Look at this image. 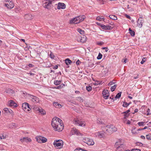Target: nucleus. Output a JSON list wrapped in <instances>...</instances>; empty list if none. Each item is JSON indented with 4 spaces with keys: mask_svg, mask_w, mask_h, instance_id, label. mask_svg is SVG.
I'll list each match as a JSON object with an SVG mask.
<instances>
[{
    "mask_svg": "<svg viewBox=\"0 0 151 151\" xmlns=\"http://www.w3.org/2000/svg\"><path fill=\"white\" fill-rule=\"evenodd\" d=\"M80 38H81V37L78 36V37L77 39V40L78 41H80V42H81V39Z\"/></svg>",
    "mask_w": 151,
    "mask_h": 151,
    "instance_id": "4d7b16f0",
    "label": "nucleus"
},
{
    "mask_svg": "<svg viewBox=\"0 0 151 151\" xmlns=\"http://www.w3.org/2000/svg\"><path fill=\"white\" fill-rule=\"evenodd\" d=\"M130 123H131V122H130L129 121V120H128L127 122V124H130Z\"/></svg>",
    "mask_w": 151,
    "mask_h": 151,
    "instance_id": "e2e57ef3",
    "label": "nucleus"
},
{
    "mask_svg": "<svg viewBox=\"0 0 151 151\" xmlns=\"http://www.w3.org/2000/svg\"><path fill=\"white\" fill-rule=\"evenodd\" d=\"M53 104H54V106L56 107H57L58 106V107H59V106H61V105L60 104H59L57 102H54V103Z\"/></svg>",
    "mask_w": 151,
    "mask_h": 151,
    "instance_id": "4c0bfd02",
    "label": "nucleus"
},
{
    "mask_svg": "<svg viewBox=\"0 0 151 151\" xmlns=\"http://www.w3.org/2000/svg\"><path fill=\"white\" fill-rule=\"evenodd\" d=\"M52 4V1L48 0L45 3L43 4V6L49 10L50 9V5Z\"/></svg>",
    "mask_w": 151,
    "mask_h": 151,
    "instance_id": "6e6552de",
    "label": "nucleus"
},
{
    "mask_svg": "<svg viewBox=\"0 0 151 151\" xmlns=\"http://www.w3.org/2000/svg\"><path fill=\"white\" fill-rule=\"evenodd\" d=\"M71 61L69 58H67L65 60V64L67 65L71 64Z\"/></svg>",
    "mask_w": 151,
    "mask_h": 151,
    "instance_id": "cd10ccee",
    "label": "nucleus"
},
{
    "mask_svg": "<svg viewBox=\"0 0 151 151\" xmlns=\"http://www.w3.org/2000/svg\"><path fill=\"white\" fill-rule=\"evenodd\" d=\"M51 125L55 131L60 132L63 129L62 121L57 117H55L52 119Z\"/></svg>",
    "mask_w": 151,
    "mask_h": 151,
    "instance_id": "f257e3e1",
    "label": "nucleus"
},
{
    "mask_svg": "<svg viewBox=\"0 0 151 151\" xmlns=\"http://www.w3.org/2000/svg\"><path fill=\"white\" fill-rule=\"evenodd\" d=\"M130 110L129 109L128 110L126 111H124L123 113H122V114H129V113L130 112Z\"/></svg>",
    "mask_w": 151,
    "mask_h": 151,
    "instance_id": "09e8293b",
    "label": "nucleus"
},
{
    "mask_svg": "<svg viewBox=\"0 0 151 151\" xmlns=\"http://www.w3.org/2000/svg\"><path fill=\"white\" fill-rule=\"evenodd\" d=\"M5 5L8 8L10 9H12L14 7V4L11 1H10L9 4H5Z\"/></svg>",
    "mask_w": 151,
    "mask_h": 151,
    "instance_id": "f3484780",
    "label": "nucleus"
},
{
    "mask_svg": "<svg viewBox=\"0 0 151 151\" xmlns=\"http://www.w3.org/2000/svg\"><path fill=\"white\" fill-rule=\"evenodd\" d=\"M58 68V66L57 65H55L53 66V68L54 69H57Z\"/></svg>",
    "mask_w": 151,
    "mask_h": 151,
    "instance_id": "bf43d9fd",
    "label": "nucleus"
},
{
    "mask_svg": "<svg viewBox=\"0 0 151 151\" xmlns=\"http://www.w3.org/2000/svg\"><path fill=\"white\" fill-rule=\"evenodd\" d=\"M109 17L111 19H112L114 20H117V18L116 16L113 15H111L109 16Z\"/></svg>",
    "mask_w": 151,
    "mask_h": 151,
    "instance_id": "bb28decb",
    "label": "nucleus"
},
{
    "mask_svg": "<svg viewBox=\"0 0 151 151\" xmlns=\"http://www.w3.org/2000/svg\"><path fill=\"white\" fill-rule=\"evenodd\" d=\"M146 60V58H143L142 59V61L140 62V63L141 64H143L144 62H145Z\"/></svg>",
    "mask_w": 151,
    "mask_h": 151,
    "instance_id": "a19ab883",
    "label": "nucleus"
},
{
    "mask_svg": "<svg viewBox=\"0 0 151 151\" xmlns=\"http://www.w3.org/2000/svg\"><path fill=\"white\" fill-rule=\"evenodd\" d=\"M53 145L56 148L60 149L63 147V142L61 139L55 140Z\"/></svg>",
    "mask_w": 151,
    "mask_h": 151,
    "instance_id": "20e7f679",
    "label": "nucleus"
},
{
    "mask_svg": "<svg viewBox=\"0 0 151 151\" xmlns=\"http://www.w3.org/2000/svg\"><path fill=\"white\" fill-rule=\"evenodd\" d=\"M28 65L30 67H32L34 66V65L32 64L29 63Z\"/></svg>",
    "mask_w": 151,
    "mask_h": 151,
    "instance_id": "13d9d810",
    "label": "nucleus"
},
{
    "mask_svg": "<svg viewBox=\"0 0 151 151\" xmlns=\"http://www.w3.org/2000/svg\"><path fill=\"white\" fill-rule=\"evenodd\" d=\"M65 86L64 84H61L60 85L56 87L55 88L57 89H60L63 88V87Z\"/></svg>",
    "mask_w": 151,
    "mask_h": 151,
    "instance_id": "c756f323",
    "label": "nucleus"
},
{
    "mask_svg": "<svg viewBox=\"0 0 151 151\" xmlns=\"http://www.w3.org/2000/svg\"><path fill=\"white\" fill-rule=\"evenodd\" d=\"M129 32L131 36H132L133 37L135 35V32H134L132 30L131 28H129Z\"/></svg>",
    "mask_w": 151,
    "mask_h": 151,
    "instance_id": "a878e982",
    "label": "nucleus"
},
{
    "mask_svg": "<svg viewBox=\"0 0 151 151\" xmlns=\"http://www.w3.org/2000/svg\"><path fill=\"white\" fill-rule=\"evenodd\" d=\"M115 147H116L117 150L123 151L124 150L125 146L123 144H119V142H116L115 143Z\"/></svg>",
    "mask_w": 151,
    "mask_h": 151,
    "instance_id": "39448f33",
    "label": "nucleus"
},
{
    "mask_svg": "<svg viewBox=\"0 0 151 151\" xmlns=\"http://www.w3.org/2000/svg\"><path fill=\"white\" fill-rule=\"evenodd\" d=\"M145 123V122H139L137 124L139 126H143Z\"/></svg>",
    "mask_w": 151,
    "mask_h": 151,
    "instance_id": "e433bc0d",
    "label": "nucleus"
},
{
    "mask_svg": "<svg viewBox=\"0 0 151 151\" xmlns=\"http://www.w3.org/2000/svg\"><path fill=\"white\" fill-rule=\"evenodd\" d=\"M129 115V114H124V118L126 119L127 117H128Z\"/></svg>",
    "mask_w": 151,
    "mask_h": 151,
    "instance_id": "c03bdc74",
    "label": "nucleus"
},
{
    "mask_svg": "<svg viewBox=\"0 0 151 151\" xmlns=\"http://www.w3.org/2000/svg\"><path fill=\"white\" fill-rule=\"evenodd\" d=\"M129 105V104H128L126 102H124L122 106L124 107H127Z\"/></svg>",
    "mask_w": 151,
    "mask_h": 151,
    "instance_id": "f704fd0d",
    "label": "nucleus"
},
{
    "mask_svg": "<svg viewBox=\"0 0 151 151\" xmlns=\"http://www.w3.org/2000/svg\"><path fill=\"white\" fill-rule=\"evenodd\" d=\"M102 94L104 98L105 99H106L109 96V92L108 90L104 89L102 91Z\"/></svg>",
    "mask_w": 151,
    "mask_h": 151,
    "instance_id": "0eeeda50",
    "label": "nucleus"
},
{
    "mask_svg": "<svg viewBox=\"0 0 151 151\" xmlns=\"http://www.w3.org/2000/svg\"><path fill=\"white\" fill-rule=\"evenodd\" d=\"M96 20L99 21L104 20V17L102 16H98L96 18Z\"/></svg>",
    "mask_w": 151,
    "mask_h": 151,
    "instance_id": "c85d7f7f",
    "label": "nucleus"
},
{
    "mask_svg": "<svg viewBox=\"0 0 151 151\" xmlns=\"http://www.w3.org/2000/svg\"><path fill=\"white\" fill-rule=\"evenodd\" d=\"M77 100H79V101L81 102H82L83 101V99L80 97H77Z\"/></svg>",
    "mask_w": 151,
    "mask_h": 151,
    "instance_id": "79ce46f5",
    "label": "nucleus"
},
{
    "mask_svg": "<svg viewBox=\"0 0 151 151\" xmlns=\"http://www.w3.org/2000/svg\"><path fill=\"white\" fill-rule=\"evenodd\" d=\"M138 109H135L134 110V113H133V114H134V113H137V112H138Z\"/></svg>",
    "mask_w": 151,
    "mask_h": 151,
    "instance_id": "052dcab7",
    "label": "nucleus"
},
{
    "mask_svg": "<svg viewBox=\"0 0 151 151\" xmlns=\"http://www.w3.org/2000/svg\"><path fill=\"white\" fill-rule=\"evenodd\" d=\"M3 110L6 113L9 114H11L12 115H13V112L10 109H9L8 108H5Z\"/></svg>",
    "mask_w": 151,
    "mask_h": 151,
    "instance_id": "dca6fc26",
    "label": "nucleus"
},
{
    "mask_svg": "<svg viewBox=\"0 0 151 151\" xmlns=\"http://www.w3.org/2000/svg\"><path fill=\"white\" fill-rule=\"evenodd\" d=\"M117 86L116 84H114V86L111 87V90L112 92H113L115 90Z\"/></svg>",
    "mask_w": 151,
    "mask_h": 151,
    "instance_id": "72a5a7b5",
    "label": "nucleus"
},
{
    "mask_svg": "<svg viewBox=\"0 0 151 151\" xmlns=\"http://www.w3.org/2000/svg\"><path fill=\"white\" fill-rule=\"evenodd\" d=\"M104 44V42H97L96 43V44L98 45H103Z\"/></svg>",
    "mask_w": 151,
    "mask_h": 151,
    "instance_id": "a18cd8bd",
    "label": "nucleus"
},
{
    "mask_svg": "<svg viewBox=\"0 0 151 151\" xmlns=\"http://www.w3.org/2000/svg\"><path fill=\"white\" fill-rule=\"evenodd\" d=\"M127 59L126 58L124 60V61H123V62L124 63H125L127 62Z\"/></svg>",
    "mask_w": 151,
    "mask_h": 151,
    "instance_id": "0e129e2a",
    "label": "nucleus"
},
{
    "mask_svg": "<svg viewBox=\"0 0 151 151\" xmlns=\"http://www.w3.org/2000/svg\"><path fill=\"white\" fill-rule=\"evenodd\" d=\"M61 82L60 81L55 80L54 81V84L56 86L60 84Z\"/></svg>",
    "mask_w": 151,
    "mask_h": 151,
    "instance_id": "473e14b6",
    "label": "nucleus"
},
{
    "mask_svg": "<svg viewBox=\"0 0 151 151\" xmlns=\"http://www.w3.org/2000/svg\"><path fill=\"white\" fill-rule=\"evenodd\" d=\"M130 151H141V150L139 149H132L131 150H130Z\"/></svg>",
    "mask_w": 151,
    "mask_h": 151,
    "instance_id": "864d4df0",
    "label": "nucleus"
},
{
    "mask_svg": "<svg viewBox=\"0 0 151 151\" xmlns=\"http://www.w3.org/2000/svg\"><path fill=\"white\" fill-rule=\"evenodd\" d=\"M28 95L30 97L33 102H37L39 101V99L36 96H34L29 94H28Z\"/></svg>",
    "mask_w": 151,
    "mask_h": 151,
    "instance_id": "9b49d317",
    "label": "nucleus"
},
{
    "mask_svg": "<svg viewBox=\"0 0 151 151\" xmlns=\"http://www.w3.org/2000/svg\"><path fill=\"white\" fill-rule=\"evenodd\" d=\"M5 92L9 94H13L14 93V91L11 88H8L6 90Z\"/></svg>",
    "mask_w": 151,
    "mask_h": 151,
    "instance_id": "b1692460",
    "label": "nucleus"
},
{
    "mask_svg": "<svg viewBox=\"0 0 151 151\" xmlns=\"http://www.w3.org/2000/svg\"><path fill=\"white\" fill-rule=\"evenodd\" d=\"M104 128L105 130L110 134L116 132L117 130V128L112 125H107L104 127Z\"/></svg>",
    "mask_w": 151,
    "mask_h": 151,
    "instance_id": "7ed1b4c3",
    "label": "nucleus"
},
{
    "mask_svg": "<svg viewBox=\"0 0 151 151\" xmlns=\"http://www.w3.org/2000/svg\"><path fill=\"white\" fill-rule=\"evenodd\" d=\"M86 143L89 145H93L94 144V142L93 141V140L91 139L87 138L86 139Z\"/></svg>",
    "mask_w": 151,
    "mask_h": 151,
    "instance_id": "4468645a",
    "label": "nucleus"
},
{
    "mask_svg": "<svg viewBox=\"0 0 151 151\" xmlns=\"http://www.w3.org/2000/svg\"><path fill=\"white\" fill-rule=\"evenodd\" d=\"M76 150H81L82 151H88L84 149H83L82 148H79V149H78V148L77 149H76Z\"/></svg>",
    "mask_w": 151,
    "mask_h": 151,
    "instance_id": "3c124183",
    "label": "nucleus"
},
{
    "mask_svg": "<svg viewBox=\"0 0 151 151\" xmlns=\"http://www.w3.org/2000/svg\"><path fill=\"white\" fill-rule=\"evenodd\" d=\"M150 110L149 109H147V116H148V115H150L151 114V113H150Z\"/></svg>",
    "mask_w": 151,
    "mask_h": 151,
    "instance_id": "de8ad7c7",
    "label": "nucleus"
},
{
    "mask_svg": "<svg viewBox=\"0 0 151 151\" xmlns=\"http://www.w3.org/2000/svg\"><path fill=\"white\" fill-rule=\"evenodd\" d=\"M146 139L148 140H151V136L150 135V134L146 135Z\"/></svg>",
    "mask_w": 151,
    "mask_h": 151,
    "instance_id": "ea45409f",
    "label": "nucleus"
},
{
    "mask_svg": "<svg viewBox=\"0 0 151 151\" xmlns=\"http://www.w3.org/2000/svg\"><path fill=\"white\" fill-rule=\"evenodd\" d=\"M24 17L25 19L27 20H31L32 19V16L30 14H25L24 16Z\"/></svg>",
    "mask_w": 151,
    "mask_h": 151,
    "instance_id": "aec40b11",
    "label": "nucleus"
},
{
    "mask_svg": "<svg viewBox=\"0 0 151 151\" xmlns=\"http://www.w3.org/2000/svg\"><path fill=\"white\" fill-rule=\"evenodd\" d=\"M140 138L141 139H145V137L144 136H143V135L141 136Z\"/></svg>",
    "mask_w": 151,
    "mask_h": 151,
    "instance_id": "680f3d73",
    "label": "nucleus"
},
{
    "mask_svg": "<svg viewBox=\"0 0 151 151\" xmlns=\"http://www.w3.org/2000/svg\"><path fill=\"white\" fill-rule=\"evenodd\" d=\"M110 99L112 100H113V101H114V98L113 97H112L111 96L110 98Z\"/></svg>",
    "mask_w": 151,
    "mask_h": 151,
    "instance_id": "774afa93",
    "label": "nucleus"
},
{
    "mask_svg": "<svg viewBox=\"0 0 151 151\" xmlns=\"http://www.w3.org/2000/svg\"><path fill=\"white\" fill-rule=\"evenodd\" d=\"M9 105L11 106H14L17 107V104L13 100H11L9 101Z\"/></svg>",
    "mask_w": 151,
    "mask_h": 151,
    "instance_id": "412c9836",
    "label": "nucleus"
},
{
    "mask_svg": "<svg viewBox=\"0 0 151 151\" xmlns=\"http://www.w3.org/2000/svg\"><path fill=\"white\" fill-rule=\"evenodd\" d=\"M0 138L1 139H4V137L3 136H2V137H1V136H0Z\"/></svg>",
    "mask_w": 151,
    "mask_h": 151,
    "instance_id": "338daca9",
    "label": "nucleus"
},
{
    "mask_svg": "<svg viewBox=\"0 0 151 151\" xmlns=\"http://www.w3.org/2000/svg\"><path fill=\"white\" fill-rule=\"evenodd\" d=\"M78 31L81 34L83 35L84 33V30H82L81 29L78 28L77 29Z\"/></svg>",
    "mask_w": 151,
    "mask_h": 151,
    "instance_id": "2f4dec72",
    "label": "nucleus"
},
{
    "mask_svg": "<svg viewBox=\"0 0 151 151\" xmlns=\"http://www.w3.org/2000/svg\"><path fill=\"white\" fill-rule=\"evenodd\" d=\"M85 18L86 17L84 15L78 16L70 20V23L71 24H76L79 23L83 21Z\"/></svg>",
    "mask_w": 151,
    "mask_h": 151,
    "instance_id": "f03ea898",
    "label": "nucleus"
},
{
    "mask_svg": "<svg viewBox=\"0 0 151 151\" xmlns=\"http://www.w3.org/2000/svg\"><path fill=\"white\" fill-rule=\"evenodd\" d=\"M50 57L51 58L54 59L55 57V56L51 52L50 54Z\"/></svg>",
    "mask_w": 151,
    "mask_h": 151,
    "instance_id": "37998d69",
    "label": "nucleus"
},
{
    "mask_svg": "<svg viewBox=\"0 0 151 151\" xmlns=\"http://www.w3.org/2000/svg\"><path fill=\"white\" fill-rule=\"evenodd\" d=\"M122 92H120L117 94L115 97V99H119L121 96Z\"/></svg>",
    "mask_w": 151,
    "mask_h": 151,
    "instance_id": "7c9ffc66",
    "label": "nucleus"
},
{
    "mask_svg": "<svg viewBox=\"0 0 151 151\" xmlns=\"http://www.w3.org/2000/svg\"><path fill=\"white\" fill-rule=\"evenodd\" d=\"M81 42L83 43L86 42L87 37L85 35H83L82 36H81Z\"/></svg>",
    "mask_w": 151,
    "mask_h": 151,
    "instance_id": "5701e85b",
    "label": "nucleus"
},
{
    "mask_svg": "<svg viewBox=\"0 0 151 151\" xmlns=\"http://www.w3.org/2000/svg\"><path fill=\"white\" fill-rule=\"evenodd\" d=\"M113 81H114V80H113L112 81H111L108 84V85L109 86L110 85H113V84L115 83L113 82Z\"/></svg>",
    "mask_w": 151,
    "mask_h": 151,
    "instance_id": "49530a36",
    "label": "nucleus"
},
{
    "mask_svg": "<svg viewBox=\"0 0 151 151\" xmlns=\"http://www.w3.org/2000/svg\"><path fill=\"white\" fill-rule=\"evenodd\" d=\"M81 62L79 60H78L76 62V64L77 65H79L81 63Z\"/></svg>",
    "mask_w": 151,
    "mask_h": 151,
    "instance_id": "6e6d98bb",
    "label": "nucleus"
},
{
    "mask_svg": "<svg viewBox=\"0 0 151 151\" xmlns=\"http://www.w3.org/2000/svg\"><path fill=\"white\" fill-rule=\"evenodd\" d=\"M22 107L23 109H31L32 108L31 106L27 102H25L22 104Z\"/></svg>",
    "mask_w": 151,
    "mask_h": 151,
    "instance_id": "9d476101",
    "label": "nucleus"
},
{
    "mask_svg": "<svg viewBox=\"0 0 151 151\" xmlns=\"http://www.w3.org/2000/svg\"><path fill=\"white\" fill-rule=\"evenodd\" d=\"M71 132L73 134H75L77 135H79L80 134H81V133H80L78 130L76 128H73V129L71 131Z\"/></svg>",
    "mask_w": 151,
    "mask_h": 151,
    "instance_id": "a211bd4d",
    "label": "nucleus"
},
{
    "mask_svg": "<svg viewBox=\"0 0 151 151\" xmlns=\"http://www.w3.org/2000/svg\"><path fill=\"white\" fill-rule=\"evenodd\" d=\"M20 140L22 142H28L31 141V140L30 139H29L28 137H24L23 138L21 139Z\"/></svg>",
    "mask_w": 151,
    "mask_h": 151,
    "instance_id": "6ab92c4d",
    "label": "nucleus"
},
{
    "mask_svg": "<svg viewBox=\"0 0 151 151\" xmlns=\"http://www.w3.org/2000/svg\"><path fill=\"white\" fill-rule=\"evenodd\" d=\"M25 94H26V95H27V94L28 95V94H27L25 92H22V95L24 97H25Z\"/></svg>",
    "mask_w": 151,
    "mask_h": 151,
    "instance_id": "5fc2aeb1",
    "label": "nucleus"
},
{
    "mask_svg": "<svg viewBox=\"0 0 151 151\" xmlns=\"http://www.w3.org/2000/svg\"><path fill=\"white\" fill-rule=\"evenodd\" d=\"M75 93H80V92L78 91H75Z\"/></svg>",
    "mask_w": 151,
    "mask_h": 151,
    "instance_id": "69168bd1",
    "label": "nucleus"
},
{
    "mask_svg": "<svg viewBox=\"0 0 151 151\" xmlns=\"http://www.w3.org/2000/svg\"><path fill=\"white\" fill-rule=\"evenodd\" d=\"M39 112H40L41 114L45 115L46 114V112L42 108H38L36 109Z\"/></svg>",
    "mask_w": 151,
    "mask_h": 151,
    "instance_id": "4be33fe9",
    "label": "nucleus"
},
{
    "mask_svg": "<svg viewBox=\"0 0 151 151\" xmlns=\"http://www.w3.org/2000/svg\"><path fill=\"white\" fill-rule=\"evenodd\" d=\"M101 27L103 29L111 30L113 29V27L109 25H105L104 24L101 25Z\"/></svg>",
    "mask_w": 151,
    "mask_h": 151,
    "instance_id": "f8f14e48",
    "label": "nucleus"
},
{
    "mask_svg": "<svg viewBox=\"0 0 151 151\" xmlns=\"http://www.w3.org/2000/svg\"><path fill=\"white\" fill-rule=\"evenodd\" d=\"M65 5L63 3L59 2L58 4L57 8L58 9H64L65 8Z\"/></svg>",
    "mask_w": 151,
    "mask_h": 151,
    "instance_id": "ddd939ff",
    "label": "nucleus"
},
{
    "mask_svg": "<svg viewBox=\"0 0 151 151\" xmlns=\"http://www.w3.org/2000/svg\"><path fill=\"white\" fill-rule=\"evenodd\" d=\"M86 89L88 91H90L92 90V87L90 86H88L86 87Z\"/></svg>",
    "mask_w": 151,
    "mask_h": 151,
    "instance_id": "c9c22d12",
    "label": "nucleus"
},
{
    "mask_svg": "<svg viewBox=\"0 0 151 151\" xmlns=\"http://www.w3.org/2000/svg\"><path fill=\"white\" fill-rule=\"evenodd\" d=\"M125 16L128 19L131 20V17L129 15H127L126 14H124Z\"/></svg>",
    "mask_w": 151,
    "mask_h": 151,
    "instance_id": "8fccbe9b",
    "label": "nucleus"
},
{
    "mask_svg": "<svg viewBox=\"0 0 151 151\" xmlns=\"http://www.w3.org/2000/svg\"><path fill=\"white\" fill-rule=\"evenodd\" d=\"M98 136L100 138H102L104 136V133L103 132H98L96 133Z\"/></svg>",
    "mask_w": 151,
    "mask_h": 151,
    "instance_id": "393cba45",
    "label": "nucleus"
},
{
    "mask_svg": "<svg viewBox=\"0 0 151 151\" xmlns=\"http://www.w3.org/2000/svg\"><path fill=\"white\" fill-rule=\"evenodd\" d=\"M37 141L40 143H44L47 141V139L45 137L39 136L36 137Z\"/></svg>",
    "mask_w": 151,
    "mask_h": 151,
    "instance_id": "423d86ee",
    "label": "nucleus"
},
{
    "mask_svg": "<svg viewBox=\"0 0 151 151\" xmlns=\"http://www.w3.org/2000/svg\"><path fill=\"white\" fill-rule=\"evenodd\" d=\"M73 123L74 124L81 126H82L83 125V126H85V124H84V122L80 121L77 119H74L73 120Z\"/></svg>",
    "mask_w": 151,
    "mask_h": 151,
    "instance_id": "1a4fd4ad",
    "label": "nucleus"
},
{
    "mask_svg": "<svg viewBox=\"0 0 151 151\" xmlns=\"http://www.w3.org/2000/svg\"><path fill=\"white\" fill-rule=\"evenodd\" d=\"M102 55L101 54L99 53V54L98 56L97 57V58L98 60H100L101 59L102 57Z\"/></svg>",
    "mask_w": 151,
    "mask_h": 151,
    "instance_id": "58836bf2",
    "label": "nucleus"
},
{
    "mask_svg": "<svg viewBox=\"0 0 151 151\" xmlns=\"http://www.w3.org/2000/svg\"><path fill=\"white\" fill-rule=\"evenodd\" d=\"M143 22L144 20L143 19H138L137 21V25L139 28H140L142 27Z\"/></svg>",
    "mask_w": 151,
    "mask_h": 151,
    "instance_id": "2eb2a0df",
    "label": "nucleus"
},
{
    "mask_svg": "<svg viewBox=\"0 0 151 151\" xmlns=\"http://www.w3.org/2000/svg\"><path fill=\"white\" fill-rule=\"evenodd\" d=\"M101 49H103V50L104 49V50H105V51L106 52H107L109 50L108 47H103L101 48Z\"/></svg>",
    "mask_w": 151,
    "mask_h": 151,
    "instance_id": "603ef678",
    "label": "nucleus"
}]
</instances>
